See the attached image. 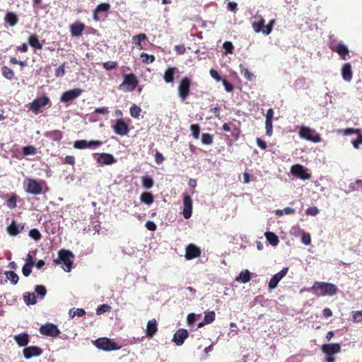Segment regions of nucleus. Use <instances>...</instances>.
Segmentation results:
<instances>
[{"instance_id":"f257e3e1","label":"nucleus","mask_w":362,"mask_h":362,"mask_svg":"<svg viewBox=\"0 0 362 362\" xmlns=\"http://www.w3.org/2000/svg\"><path fill=\"white\" fill-rule=\"evenodd\" d=\"M310 290L313 291L317 296H332L338 291V288L334 284L319 281L315 282Z\"/></svg>"},{"instance_id":"f03ea898","label":"nucleus","mask_w":362,"mask_h":362,"mask_svg":"<svg viewBox=\"0 0 362 362\" xmlns=\"http://www.w3.org/2000/svg\"><path fill=\"white\" fill-rule=\"evenodd\" d=\"M74 254L66 250H60L58 252V258L54 259V262L57 264H63V269L69 272L71 269V266L74 262Z\"/></svg>"},{"instance_id":"7ed1b4c3","label":"nucleus","mask_w":362,"mask_h":362,"mask_svg":"<svg viewBox=\"0 0 362 362\" xmlns=\"http://www.w3.org/2000/svg\"><path fill=\"white\" fill-rule=\"evenodd\" d=\"M299 136L307 141H312L313 143H320L321 141V137L318 134H315L314 129L310 127L302 126L299 129Z\"/></svg>"},{"instance_id":"20e7f679","label":"nucleus","mask_w":362,"mask_h":362,"mask_svg":"<svg viewBox=\"0 0 362 362\" xmlns=\"http://www.w3.org/2000/svg\"><path fill=\"white\" fill-rule=\"evenodd\" d=\"M93 344L98 349L106 351L119 350L120 349V346L107 338L98 339Z\"/></svg>"},{"instance_id":"39448f33","label":"nucleus","mask_w":362,"mask_h":362,"mask_svg":"<svg viewBox=\"0 0 362 362\" xmlns=\"http://www.w3.org/2000/svg\"><path fill=\"white\" fill-rule=\"evenodd\" d=\"M25 190L32 194H40L42 192V187L39 182L32 178H27L23 182Z\"/></svg>"},{"instance_id":"423d86ee","label":"nucleus","mask_w":362,"mask_h":362,"mask_svg":"<svg viewBox=\"0 0 362 362\" xmlns=\"http://www.w3.org/2000/svg\"><path fill=\"white\" fill-rule=\"evenodd\" d=\"M124 78L123 83L119 86L120 88L126 91H133L138 84L136 77L130 74L125 75Z\"/></svg>"},{"instance_id":"0eeeda50","label":"nucleus","mask_w":362,"mask_h":362,"mask_svg":"<svg viewBox=\"0 0 362 362\" xmlns=\"http://www.w3.org/2000/svg\"><path fill=\"white\" fill-rule=\"evenodd\" d=\"M102 144H103V142L99 140H93V141L77 140V141H74V148H75L76 149H84V148L95 149Z\"/></svg>"},{"instance_id":"6e6552de","label":"nucleus","mask_w":362,"mask_h":362,"mask_svg":"<svg viewBox=\"0 0 362 362\" xmlns=\"http://www.w3.org/2000/svg\"><path fill=\"white\" fill-rule=\"evenodd\" d=\"M49 103V99L47 96H42L36 98L32 103H30L28 106L30 110L35 114H38L40 109L46 106Z\"/></svg>"},{"instance_id":"1a4fd4ad","label":"nucleus","mask_w":362,"mask_h":362,"mask_svg":"<svg viewBox=\"0 0 362 362\" xmlns=\"http://www.w3.org/2000/svg\"><path fill=\"white\" fill-rule=\"evenodd\" d=\"M291 173L301 180H309L311 177V174L308 173V170L304 166L296 164L291 168Z\"/></svg>"},{"instance_id":"9d476101","label":"nucleus","mask_w":362,"mask_h":362,"mask_svg":"<svg viewBox=\"0 0 362 362\" xmlns=\"http://www.w3.org/2000/svg\"><path fill=\"white\" fill-rule=\"evenodd\" d=\"M40 332L45 336L57 337L59 334L60 331L54 324L47 323L40 327Z\"/></svg>"},{"instance_id":"9b49d317","label":"nucleus","mask_w":362,"mask_h":362,"mask_svg":"<svg viewBox=\"0 0 362 362\" xmlns=\"http://www.w3.org/2000/svg\"><path fill=\"white\" fill-rule=\"evenodd\" d=\"M329 48L333 52H337L343 60L347 59V56H349V50L348 47L342 42H339L337 45H334V42H331L329 45Z\"/></svg>"},{"instance_id":"f8f14e48","label":"nucleus","mask_w":362,"mask_h":362,"mask_svg":"<svg viewBox=\"0 0 362 362\" xmlns=\"http://www.w3.org/2000/svg\"><path fill=\"white\" fill-rule=\"evenodd\" d=\"M288 271V267H284L279 272L274 275L269 282V289L272 291L276 288L279 282L286 275Z\"/></svg>"},{"instance_id":"ddd939ff","label":"nucleus","mask_w":362,"mask_h":362,"mask_svg":"<svg viewBox=\"0 0 362 362\" xmlns=\"http://www.w3.org/2000/svg\"><path fill=\"white\" fill-rule=\"evenodd\" d=\"M82 92V90L80 88H74L71 90H69L62 95L60 100L63 103L69 102L79 97L81 95Z\"/></svg>"},{"instance_id":"4468645a","label":"nucleus","mask_w":362,"mask_h":362,"mask_svg":"<svg viewBox=\"0 0 362 362\" xmlns=\"http://www.w3.org/2000/svg\"><path fill=\"white\" fill-rule=\"evenodd\" d=\"M192 213V200L187 194L183 195V211L182 214L185 218L188 219Z\"/></svg>"},{"instance_id":"2eb2a0df","label":"nucleus","mask_w":362,"mask_h":362,"mask_svg":"<svg viewBox=\"0 0 362 362\" xmlns=\"http://www.w3.org/2000/svg\"><path fill=\"white\" fill-rule=\"evenodd\" d=\"M189 86H190V81L187 78H184L180 81L179 87H178V92H179V96L181 98L182 100H185L186 98L189 95Z\"/></svg>"},{"instance_id":"dca6fc26","label":"nucleus","mask_w":362,"mask_h":362,"mask_svg":"<svg viewBox=\"0 0 362 362\" xmlns=\"http://www.w3.org/2000/svg\"><path fill=\"white\" fill-rule=\"evenodd\" d=\"M251 23L254 31L260 33L264 28V20L260 14L256 13L252 17Z\"/></svg>"},{"instance_id":"f3484780","label":"nucleus","mask_w":362,"mask_h":362,"mask_svg":"<svg viewBox=\"0 0 362 362\" xmlns=\"http://www.w3.org/2000/svg\"><path fill=\"white\" fill-rule=\"evenodd\" d=\"M201 255V250L199 247L196 246L194 244H189L185 249V258L187 260H191L192 259L197 258L199 257Z\"/></svg>"},{"instance_id":"a211bd4d","label":"nucleus","mask_w":362,"mask_h":362,"mask_svg":"<svg viewBox=\"0 0 362 362\" xmlns=\"http://www.w3.org/2000/svg\"><path fill=\"white\" fill-rule=\"evenodd\" d=\"M95 156H97L96 160L100 164L112 165L116 163V159L112 154L103 153L95 154Z\"/></svg>"},{"instance_id":"6ab92c4d","label":"nucleus","mask_w":362,"mask_h":362,"mask_svg":"<svg viewBox=\"0 0 362 362\" xmlns=\"http://www.w3.org/2000/svg\"><path fill=\"white\" fill-rule=\"evenodd\" d=\"M113 129L115 134L120 136L127 135L129 132L127 125L121 119L116 121L115 124L113 125Z\"/></svg>"},{"instance_id":"aec40b11","label":"nucleus","mask_w":362,"mask_h":362,"mask_svg":"<svg viewBox=\"0 0 362 362\" xmlns=\"http://www.w3.org/2000/svg\"><path fill=\"white\" fill-rule=\"evenodd\" d=\"M42 353V350L39 347L35 346L26 347L23 350V356L26 359L39 356Z\"/></svg>"},{"instance_id":"412c9836","label":"nucleus","mask_w":362,"mask_h":362,"mask_svg":"<svg viewBox=\"0 0 362 362\" xmlns=\"http://www.w3.org/2000/svg\"><path fill=\"white\" fill-rule=\"evenodd\" d=\"M188 337V332L185 329H179L174 334L173 341L177 346H181Z\"/></svg>"},{"instance_id":"4be33fe9","label":"nucleus","mask_w":362,"mask_h":362,"mask_svg":"<svg viewBox=\"0 0 362 362\" xmlns=\"http://www.w3.org/2000/svg\"><path fill=\"white\" fill-rule=\"evenodd\" d=\"M322 351L326 355H334L338 354L341 351V346L339 344H327L322 346Z\"/></svg>"},{"instance_id":"5701e85b","label":"nucleus","mask_w":362,"mask_h":362,"mask_svg":"<svg viewBox=\"0 0 362 362\" xmlns=\"http://www.w3.org/2000/svg\"><path fill=\"white\" fill-rule=\"evenodd\" d=\"M157 331H158L157 322H156V319L150 320L147 322L146 329V335L149 338H152L156 334Z\"/></svg>"},{"instance_id":"b1692460","label":"nucleus","mask_w":362,"mask_h":362,"mask_svg":"<svg viewBox=\"0 0 362 362\" xmlns=\"http://www.w3.org/2000/svg\"><path fill=\"white\" fill-rule=\"evenodd\" d=\"M85 25L81 22H75L70 25V32L74 37H79L81 35Z\"/></svg>"},{"instance_id":"393cba45","label":"nucleus","mask_w":362,"mask_h":362,"mask_svg":"<svg viewBox=\"0 0 362 362\" xmlns=\"http://www.w3.org/2000/svg\"><path fill=\"white\" fill-rule=\"evenodd\" d=\"M251 279V273L247 269H244L240 272L239 275L235 277V280L242 284H247Z\"/></svg>"},{"instance_id":"a878e982","label":"nucleus","mask_w":362,"mask_h":362,"mask_svg":"<svg viewBox=\"0 0 362 362\" xmlns=\"http://www.w3.org/2000/svg\"><path fill=\"white\" fill-rule=\"evenodd\" d=\"M341 75L344 80L350 81L352 78L351 66L350 64H345L341 69Z\"/></svg>"},{"instance_id":"bb28decb","label":"nucleus","mask_w":362,"mask_h":362,"mask_svg":"<svg viewBox=\"0 0 362 362\" xmlns=\"http://www.w3.org/2000/svg\"><path fill=\"white\" fill-rule=\"evenodd\" d=\"M147 39V37L145 34L141 33L137 35H134L132 37V40L136 48L139 50L144 49L142 45V42L145 41Z\"/></svg>"},{"instance_id":"cd10ccee","label":"nucleus","mask_w":362,"mask_h":362,"mask_svg":"<svg viewBox=\"0 0 362 362\" xmlns=\"http://www.w3.org/2000/svg\"><path fill=\"white\" fill-rule=\"evenodd\" d=\"M14 340L20 346H25L29 342V337L27 334L15 335Z\"/></svg>"},{"instance_id":"c85d7f7f","label":"nucleus","mask_w":362,"mask_h":362,"mask_svg":"<svg viewBox=\"0 0 362 362\" xmlns=\"http://www.w3.org/2000/svg\"><path fill=\"white\" fill-rule=\"evenodd\" d=\"M264 235L267 238V240L272 245V246H276L279 244V238L278 236L272 233V232H266L264 233Z\"/></svg>"},{"instance_id":"c756f323","label":"nucleus","mask_w":362,"mask_h":362,"mask_svg":"<svg viewBox=\"0 0 362 362\" xmlns=\"http://www.w3.org/2000/svg\"><path fill=\"white\" fill-rule=\"evenodd\" d=\"M23 300L27 305H35L37 302L35 293H26L23 296Z\"/></svg>"},{"instance_id":"7c9ffc66","label":"nucleus","mask_w":362,"mask_h":362,"mask_svg":"<svg viewBox=\"0 0 362 362\" xmlns=\"http://www.w3.org/2000/svg\"><path fill=\"white\" fill-rule=\"evenodd\" d=\"M5 21L11 26H14L18 23V17L13 12H8L5 16Z\"/></svg>"},{"instance_id":"2f4dec72","label":"nucleus","mask_w":362,"mask_h":362,"mask_svg":"<svg viewBox=\"0 0 362 362\" xmlns=\"http://www.w3.org/2000/svg\"><path fill=\"white\" fill-rule=\"evenodd\" d=\"M175 68L169 67L164 74V80L166 83H171L174 81V71Z\"/></svg>"},{"instance_id":"473e14b6","label":"nucleus","mask_w":362,"mask_h":362,"mask_svg":"<svg viewBox=\"0 0 362 362\" xmlns=\"http://www.w3.org/2000/svg\"><path fill=\"white\" fill-rule=\"evenodd\" d=\"M140 200L141 202L149 205L153 202V197L150 192H144L140 197Z\"/></svg>"},{"instance_id":"72a5a7b5","label":"nucleus","mask_w":362,"mask_h":362,"mask_svg":"<svg viewBox=\"0 0 362 362\" xmlns=\"http://www.w3.org/2000/svg\"><path fill=\"white\" fill-rule=\"evenodd\" d=\"M240 74L248 81H252L254 75L245 68L243 64H240L239 66Z\"/></svg>"},{"instance_id":"f704fd0d","label":"nucleus","mask_w":362,"mask_h":362,"mask_svg":"<svg viewBox=\"0 0 362 362\" xmlns=\"http://www.w3.org/2000/svg\"><path fill=\"white\" fill-rule=\"evenodd\" d=\"M28 41H29V44L30 45V46H32L33 47H34L35 49H40L42 48V45L40 43L37 35H30Z\"/></svg>"},{"instance_id":"c9c22d12","label":"nucleus","mask_w":362,"mask_h":362,"mask_svg":"<svg viewBox=\"0 0 362 362\" xmlns=\"http://www.w3.org/2000/svg\"><path fill=\"white\" fill-rule=\"evenodd\" d=\"M7 231L11 235H16L20 233L19 228L17 227L15 221H12L11 223L7 227Z\"/></svg>"},{"instance_id":"e433bc0d","label":"nucleus","mask_w":362,"mask_h":362,"mask_svg":"<svg viewBox=\"0 0 362 362\" xmlns=\"http://www.w3.org/2000/svg\"><path fill=\"white\" fill-rule=\"evenodd\" d=\"M6 276L13 284H16L19 279L17 274L13 271L6 272Z\"/></svg>"},{"instance_id":"4c0bfd02","label":"nucleus","mask_w":362,"mask_h":362,"mask_svg":"<svg viewBox=\"0 0 362 362\" xmlns=\"http://www.w3.org/2000/svg\"><path fill=\"white\" fill-rule=\"evenodd\" d=\"M142 185L146 189H150L153 185V180L151 177L146 176L143 177L141 179Z\"/></svg>"},{"instance_id":"58836bf2","label":"nucleus","mask_w":362,"mask_h":362,"mask_svg":"<svg viewBox=\"0 0 362 362\" xmlns=\"http://www.w3.org/2000/svg\"><path fill=\"white\" fill-rule=\"evenodd\" d=\"M23 153L24 156L35 155L37 148L33 146H27L23 148Z\"/></svg>"},{"instance_id":"ea45409f","label":"nucleus","mask_w":362,"mask_h":362,"mask_svg":"<svg viewBox=\"0 0 362 362\" xmlns=\"http://www.w3.org/2000/svg\"><path fill=\"white\" fill-rule=\"evenodd\" d=\"M215 313L214 311H208L205 313L204 323L209 324L215 320Z\"/></svg>"},{"instance_id":"a19ab883","label":"nucleus","mask_w":362,"mask_h":362,"mask_svg":"<svg viewBox=\"0 0 362 362\" xmlns=\"http://www.w3.org/2000/svg\"><path fill=\"white\" fill-rule=\"evenodd\" d=\"M46 136L52 138L55 141L60 140L62 138V133L59 130L47 132Z\"/></svg>"},{"instance_id":"79ce46f5","label":"nucleus","mask_w":362,"mask_h":362,"mask_svg":"<svg viewBox=\"0 0 362 362\" xmlns=\"http://www.w3.org/2000/svg\"><path fill=\"white\" fill-rule=\"evenodd\" d=\"M140 57L144 63H153L155 61V57L153 55L148 54L145 52H142L140 54Z\"/></svg>"},{"instance_id":"37998d69","label":"nucleus","mask_w":362,"mask_h":362,"mask_svg":"<svg viewBox=\"0 0 362 362\" xmlns=\"http://www.w3.org/2000/svg\"><path fill=\"white\" fill-rule=\"evenodd\" d=\"M351 315L354 322L358 323L362 322V310L352 311Z\"/></svg>"},{"instance_id":"c03bdc74","label":"nucleus","mask_w":362,"mask_h":362,"mask_svg":"<svg viewBox=\"0 0 362 362\" xmlns=\"http://www.w3.org/2000/svg\"><path fill=\"white\" fill-rule=\"evenodd\" d=\"M141 111V108L136 105H133L129 110L131 116L134 118H137L139 117Z\"/></svg>"},{"instance_id":"a18cd8bd","label":"nucleus","mask_w":362,"mask_h":362,"mask_svg":"<svg viewBox=\"0 0 362 362\" xmlns=\"http://www.w3.org/2000/svg\"><path fill=\"white\" fill-rule=\"evenodd\" d=\"M34 293H36L41 298H43L47 293V290L45 286L38 285L35 286Z\"/></svg>"},{"instance_id":"49530a36","label":"nucleus","mask_w":362,"mask_h":362,"mask_svg":"<svg viewBox=\"0 0 362 362\" xmlns=\"http://www.w3.org/2000/svg\"><path fill=\"white\" fill-rule=\"evenodd\" d=\"M2 74L5 78L8 79H11L14 75L13 71L7 66H4L2 68Z\"/></svg>"},{"instance_id":"de8ad7c7","label":"nucleus","mask_w":362,"mask_h":362,"mask_svg":"<svg viewBox=\"0 0 362 362\" xmlns=\"http://www.w3.org/2000/svg\"><path fill=\"white\" fill-rule=\"evenodd\" d=\"M301 242L305 245H310L311 243V236L308 233L303 232L301 234Z\"/></svg>"},{"instance_id":"09e8293b","label":"nucleus","mask_w":362,"mask_h":362,"mask_svg":"<svg viewBox=\"0 0 362 362\" xmlns=\"http://www.w3.org/2000/svg\"><path fill=\"white\" fill-rule=\"evenodd\" d=\"M274 23H275V21L274 19L271 20L269 21V23H268V25H267L266 26L264 25L262 33L267 35L270 34L272 30V27L274 25Z\"/></svg>"},{"instance_id":"8fccbe9b","label":"nucleus","mask_w":362,"mask_h":362,"mask_svg":"<svg viewBox=\"0 0 362 362\" xmlns=\"http://www.w3.org/2000/svg\"><path fill=\"white\" fill-rule=\"evenodd\" d=\"M110 4L107 3H103L99 4L95 8V13L106 12L110 9Z\"/></svg>"},{"instance_id":"3c124183","label":"nucleus","mask_w":362,"mask_h":362,"mask_svg":"<svg viewBox=\"0 0 362 362\" xmlns=\"http://www.w3.org/2000/svg\"><path fill=\"white\" fill-rule=\"evenodd\" d=\"M339 132L342 133L344 135H349L353 134H359L360 129L354 128H347L345 129H341Z\"/></svg>"},{"instance_id":"603ef678","label":"nucleus","mask_w":362,"mask_h":362,"mask_svg":"<svg viewBox=\"0 0 362 362\" xmlns=\"http://www.w3.org/2000/svg\"><path fill=\"white\" fill-rule=\"evenodd\" d=\"M29 235L35 240H39L41 238V234L36 228L31 229L29 232Z\"/></svg>"},{"instance_id":"864d4df0","label":"nucleus","mask_w":362,"mask_h":362,"mask_svg":"<svg viewBox=\"0 0 362 362\" xmlns=\"http://www.w3.org/2000/svg\"><path fill=\"white\" fill-rule=\"evenodd\" d=\"M265 129H266V134L269 136H271L273 133L272 121L265 120Z\"/></svg>"},{"instance_id":"5fc2aeb1","label":"nucleus","mask_w":362,"mask_h":362,"mask_svg":"<svg viewBox=\"0 0 362 362\" xmlns=\"http://www.w3.org/2000/svg\"><path fill=\"white\" fill-rule=\"evenodd\" d=\"M202 144L207 145L212 144V136L209 134H203L202 136Z\"/></svg>"},{"instance_id":"6e6d98bb","label":"nucleus","mask_w":362,"mask_h":362,"mask_svg":"<svg viewBox=\"0 0 362 362\" xmlns=\"http://www.w3.org/2000/svg\"><path fill=\"white\" fill-rule=\"evenodd\" d=\"M110 310V306L107 304H103L99 306L96 310L97 315H101L104 313H106Z\"/></svg>"},{"instance_id":"4d7b16f0","label":"nucleus","mask_w":362,"mask_h":362,"mask_svg":"<svg viewBox=\"0 0 362 362\" xmlns=\"http://www.w3.org/2000/svg\"><path fill=\"white\" fill-rule=\"evenodd\" d=\"M304 231L302 230L299 226H293L290 230V234L291 235H293V236H296V237H298L299 235H301L302 233H303Z\"/></svg>"},{"instance_id":"13d9d810","label":"nucleus","mask_w":362,"mask_h":362,"mask_svg":"<svg viewBox=\"0 0 362 362\" xmlns=\"http://www.w3.org/2000/svg\"><path fill=\"white\" fill-rule=\"evenodd\" d=\"M117 63L116 62H106L103 64V66L106 70H112L116 68Z\"/></svg>"},{"instance_id":"bf43d9fd","label":"nucleus","mask_w":362,"mask_h":362,"mask_svg":"<svg viewBox=\"0 0 362 362\" xmlns=\"http://www.w3.org/2000/svg\"><path fill=\"white\" fill-rule=\"evenodd\" d=\"M190 129L192 132V134L194 139H197L199 136V127L198 124H192Z\"/></svg>"},{"instance_id":"052dcab7","label":"nucleus","mask_w":362,"mask_h":362,"mask_svg":"<svg viewBox=\"0 0 362 362\" xmlns=\"http://www.w3.org/2000/svg\"><path fill=\"white\" fill-rule=\"evenodd\" d=\"M307 215L315 216L319 214V209L316 206L309 207L306 209Z\"/></svg>"},{"instance_id":"680f3d73","label":"nucleus","mask_w":362,"mask_h":362,"mask_svg":"<svg viewBox=\"0 0 362 362\" xmlns=\"http://www.w3.org/2000/svg\"><path fill=\"white\" fill-rule=\"evenodd\" d=\"M351 144H353V146L354 147V148L358 149L359 145L362 144V134H361L360 133L358 134L357 139L355 140H353L351 141Z\"/></svg>"},{"instance_id":"e2e57ef3","label":"nucleus","mask_w":362,"mask_h":362,"mask_svg":"<svg viewBox=\"0 0 362 362\" xmlns=\"http://www.w3.org/2000/svg\"><path fill=\"white\" fill-rule=\"evenodd\" d=\"M223 47L226 51V54H232L233 45L230 42H225L223 45Z\"/></svg>"},{"instance_id":"0e129e2a","label":"nucleus","mask_w":362,"mask_h":362,"mask_svg":"<svg viewBox=\"0 0 362 362\" xmlns=\"http://www.w3.org/2000/svg\"><path fill=\"white\" fill-rule=\"evenodd\" d=\"M6 206L9 209H14L16 206V199L15 196H12L7 200Z\"/></svg>"},{"instance_id":"69168bd1","label":"nucleus","mask_w":362,"mask_h":362,"mask_svg":"<svg viewBox=\"0 0 362 362\" xmlns=\"http://www.w3.org/2000/svg\"><path fill=\"white\" fill-rule=\"evenodd\" d=\"M196 315L194 313H189L187 317V323L189 326H192L196 321Z\"/></svg>"},{"instance_id":"338daca9","label":"nucleus","mask_w":362,"mask_h":362,"mask_svg":"<svg viewBox=\"0 0 362 362\" xmlns=\"http://www.w3.org/2000/svg\"><path fill=\"white\" fill-rule=\"evenodd\" d=\"M222 83L225 88V90L226 92L230 93L232 92L233 90V86L228 82L226 79L222 80Z\"/></svg>"},{"instance_id":"774afa93","label":"nucleus","mask_w":362,"mask_h":362,"mask_svg":"<svg viewBox=\"0 0 362 362\" xmlns=\"http://www.w3.org/2000/svg\"><path fill=\"white\" fill-rule=\"evenodd\" d=\"M210 76L216 81H222V78L220 76L219 74L214 69H211L209 71Z\"/></svg>"}]
</instances>
